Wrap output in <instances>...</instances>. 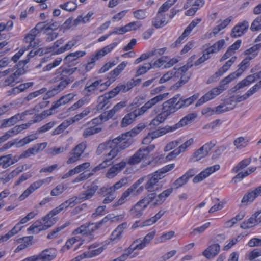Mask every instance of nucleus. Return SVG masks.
Here are the masks:
<instances>
[{"label": "nucleus", "mask_w": 261, "mask_h": 261, "mask_svg": "<svg viewBox=\"0 0 261 261\" xmlns=\"http://www.w3.org/2000/svg\"><path fill=\"white\" fill-rule=\"evenodd\" d=\"M110 218L109 216H107L101 221L96 223H91V226L88 227L89 236L91 239H93L92 233L98 230L103 224L107 223Z\"/></svg>", "instance_id": "obj_27"}, {"label": "nucleus", "mask_w": 261, "mask_h": 261, "mask_svg": "<svg viewBox=\"0 0 261 261\" xmlns=\"http://www.w3.org/2000/svg\"><path fill=\"white\" fill-rule=\"evenodd\" d=\"M110 98L105 93L102 95L99 96L98 98V105H97V110H102L107 109L109 106Z\"/></svg>", "instance_id": "obj_34"}, {"label": "nucleus", "mask_w": 261, "mask_h": 261, "mask_svg": "<svg viewBox=\"0 0 261 261\" xmlns=\"http://www.w3.org/2000/svg\"><path fill=\"white\" fill-rule=\"evenodd\" d=\"M19 114H18L12 116L9 119L4 120L3 123L1 125V128H5L14 125L19 120Z\"/></svg>", "instance_id": "obj_41"}, {"label": "nucleus", "mask_w": 261, "mask_h": 261, "mask_svg": "<svg viewBox=\"0 0 261 261\" xmlns=\"http://www.w3.org/2000/svg\"><path fill=\"white\" fill-rule=\"evenodd\" d=\"M195 59V56L193 55L191 56V58L189 59L188 63L186 65H184L180 68H179L178 69L174 68L173 69H172L173 76V80L174 81H176L178 79L180 80L186 79L187 78H189V79H190V76L187 75L186 72L189 69L193 66V64L192 63Z\"/></svg>", "instance_id": "obj_5"}, {"label": "nucleus", "mask_w": 261, "mask_h": 261, "mask_svg": "<svg viewBox=\"0 0 261 261\" xmlns=\"http://www.w3.org/2000/svg\"><path fill=\"white\" fill-rule=\"evenodd\" d=\"M215 144L212 142L206 143L197 150L195 151L192 158L190 159L192 162H197L205 158L208 154V152L215 146Z\"/></svg>", "instance_id": "obj_8"}, {"label": "nucleus", "mask_w": 261, "mask_h": 261, "mask_svg": "<svg viewBox=\"0 0 261 261\" xmlns=\"http://www.w3.org/2000/svg\"><path fill=\"white\" fill-rule=\"evenodd\" d=\"M223 91V89H221L219 86L213 88L197 101L196 106H199L205 102L215 98L217 96L222 93Z\"/></svg>", "instance_id": "obj_11"}, {"label": "nucleus", "mask_w": 261, "mask_h": 261, "mask_svg": "<svg viewBox=\"0 0 261 261\" xmlns=\"http://www.w3.org/2000/svg\"><path fill=\"white\" fill-rule=\"evenodd\" d=\"M164 178V176L159 174L157 171L147 176L148 180L145 184V188L148 192H152L158 190V187L159 180Z\"/></svg>", "instance_id": "obj_7"}, {"label": "nucleus", "mask_w": 261, "mask_h": 261, "mask_svg": "<svg viewBox=\"0 0 261 261\" xmlns=\"http://www.w3.org/2000/svg\"><path fill=\"white\" fill-rule=\"evenodd\" d=\"M152 25L156 28L163 27L167 23L165 16L164 14L157 13L156 16L152 20Z\"/></svg>", "instance_id": "obj_35"}, {"label": "nucleus", "mask_w": 261, "mask_h": 261, "mask_svg": "<svg viewBox=\"0 0 261 261\" xmlns=\"http://www.w3.org/2000/svg\"><path fill=\"white\" fill-rule=\"evenodd\" d=\"M134 187V186H130L124 191L118 200L114 204L113 206L117 207L123 204L129 200L131 197L137 196L143 190L142 186L140 187L138 190H135Z\"/></svg>", "instance_id": "obj_4"}, {"label": "nucleus", "mask_w": 261, "mask_h": 261, "mask_svg": "<svg viewBox=\"0 0 261 261\" xmlns=\"http://www.w3.org/2000/svg\"><path fill=\"white\" fill-rule=\"evenodd\" d=\"M220 168L219 165H215L214 166L207 168L204 171L201 172L197 175L195 176L193 179L194 183H198L202 181L205 178L208 177L210 174L213 172L218 171Z\"/></svg>", "instance_id": "obj_15"}, {"label": "nucleus", "mask_w": 261, "mask_h": 261, "mask_svg": "<svg viewBox=\"0 0 261 261\" xmlns=\"http://www.w3.org/2000/svg\"><path fill=\"white\" fill-rule=\"evenodd\" d=\"M37 35V34L35 32H32V29L30 33H28L24 37L23 40L26 43H29L30 46L34 47L37 45V44L33 42L35 40V37Z\"/></svg>", "instance_id": "obj_53"}, {"label": "nucleus", "mask_w": 261, "mask_h": 261, "mask_svg": "<svg viewBox=\"0 0 261 261\" xmlns=\"http://www.w3.org/2000/svg\"><path fill=\"white\" fill-rule=\"evenodd\" d=\"M86 147L85 142H82L75 146L69 153L67 164H71L79 161Z\"/></svg>", "instance_id": "obj_6"}, {"label": "nucleus", "mask_w": 261, "mask_h": 261, "mask_svg": "<svg viewBox=\"0 0 261 261\" xmlns=\"http://www.w3.org/2000/svg\"><path fill=\"white\" fill-rule=\"evenodd\" d=\"M91 222H89L81 225L80 227L74 230L72 234L74 235L81 234L84 236H89L88 227L91 226Z\"/></svg>", "instance_id": "obj_38"}, {"label": "nucleus", "mask_w": 261, "mask_h": 261, "mask_svg": "<svg viewBox=\"0 0 261 261\" xmlns=\"http://www.w3.org/2000/svg\"><path fill=\"white\" fill-rule=\"evenodd\" d=\"M225 43V42L224 39L218 41L212 46L208 48V53L213 54L218 52L223 47Z\"/></svg>", "instance_id": "obj_44"}, {"label": "nucleus", "mask_w": 261, "mask_h": 261, "mask_svg": "<svg viewBox=\"0 0 261 261\" xmlns=\"http://www.w3.org/2000/svg\"><path fill=\"white\" fill-rule=\"evenodd\" d=\"M75 95L73 93H69L62 96L59 100L53 103L50 109L54 110L57 109L60 106L68 103L73 99Z\"/></svg>", "instance_id": "obj_26"}, {"label": "nucleus", "mask_w": 261, "mask_h": 261, "mask_svg": "<svg viewBox=\"0 0 261 261\" xmlns=\"http://www.w3.org/2000/svg\"><path fill=\"white\" fill-rule=\"evenodd\" d=\"M248 141L246 140L243 137H240L236 139L233 142V144L236 148L241 149L246 147L247 145Z\"/></svg>", "instance_id": "obj_55"}, {"label": "nucleus", "mask_w": 261, "mask_h": 261, "mask_svg": "<svg viewBox=\"0 0 261 261\" xmlns=\"http://www.w3.org/2000/svg\"><path fill=\"white\" fill-rule=\"evenodd\" d=\"M251 163V159L250 158L242 160L235 166L233 169L232 172L234 173L238 172L240 170H242L246 168Z\"/></svg>", "instance_id": "obj_50"}, {"label": "nucleus", "mask_w": 261, "mask_h": 261, "mask_svg": "<svg viewBox=\"0 0 261 261\" xmlns=\"http://www.w3.org/2000/svg\"><path fill=\"white\" fill-rule=\"evenodd\" d=\"M168 95V93L159 94L155 97L150 99L149 100L146 102L141 108H139L141 111L140 112H141L143 114H144L148 110L151 109L157 103L163 101L165 98L167 97Z\"/></svg>", "instance_id": "obj_13"}, {"label": "nucleus", "mask_w": 261, "mask_h": 261, "mask_svg": "<svg viewBox=\"0 0 261 261\" xmlns=\"http://www.w3.org/2000/svg\"><path fill=\"white\" fill-rule=\"evenodd\" d=\"M188 180L187 177L184 175H182L179 178H177L173 183V186L174 189H178L184 185H185L187 182Z\"/></svg>", "instance_id": "obj_62"}, {"label": "nucleus", "mask_w": 261, "mask_h": 261, "mask_svg": "<svg viewBox=\"0 0 261 261\" xmlns=\"http://www.w3.org/2000/svg\"><path fill=\"white\" fill-rule=\"evenodd\" d=\"M11 154L0 156V166L5 169L11 165Z\"/></svg>", "instance_id": "obj_52"}, {"label": "nucleus", "mask_w": 261, "mask_h": 261, "mask_svg": "<svg viewBox=\"0 0 261 261\" xmlns=\"http://www.w3.org/2000/svg\"><path fill=\"white\" fill-rule=\"evenodd\" d=\"M145 158L144 154H143L142 151L139 149L128 159L127 163L130 165H135L139 163L142 160Z\"/></svg>", "instance_id": "obj_32"}, {"label": "nucleus", "mask_w": 261, "mask_h": 261, "mask_svg": "<svg viewBox=\"0 0 261 261\" xmlns=\"http://www.w3.org/2000/svg\"><path fill=\"white\" fill-rule=\"evenodd\" d=\"M237 59L236 56L232 57L229 60L227 61L225 64L221 67L218 70L219 72L221 73L222 75H223L225 72H226L229 68L232 66V65L234 63Z\"/></svg>", "instance_id": "obj_58"}, {"label": "nucleus", "mask_w": 261, "mask_h": 261, "mask_svg": "<svg viewBox=\"0 0 261 261\" xmlns=\"http://www.w3.org/2000/svg\"><path fill=\"white\" fill-rule=\"evenodd\" d=\"M138 240H136L133 242V243L131 245V249L141 250L145 248L147 244L150 243L147 240H145L144 238L141 241V242L136 244L137 243H138Z\"/></svg>", "instance_id": "obj_57"}, {"label": "nucleus", "mask_w": 261, "mask_h": 261, "mask_svg": "<svg viewBox=\"0 0 261 261\" xmlns=\"http://www.w3.org/2000/svg\"><path fill=\"white\" fill-rule=\"evenodd\" d=\"M85 54V51H77L69 54L65 58L64 60L67 62H72L77 58L84 56Z\"/></svg>", "instance_id": "obj_47"}, {"label": "nucleus", "mask_w": 261, "mask_h": 261, "mask_svg": "<svg viewBox=\"0 0 261 261\" xmlns=\"http://www.w3.org/2000/svg\"><path fill=\"white\" fill-rule=\"evenodd\" d=\"M70 224V221H67L60 226L54 229L51 232L48 234L47 238L48 239H53L58 236L60 231L68 226Z\"/></svg>", "instance_id": "obj_39"}, {"label": "nucleus", "mask_w": 261, "mask_h": 261, "mask_svg": "<svg viewBox=\"0 0 261 261\" xmlns=\"http://www.w3.org/2000/svg\"><path fill=\"white\" fill-rule=\"evenodd\" d=\"M121 91L126 92V86L125 85L119 84L109 92L106 93V94L110 99H111L118 95Z\"/></svg>", "instance_id": "obj_40"}, {"label": "nucleus", "mask_w": 261, "mask_h": 261, "mask_svg": "<svg viewBox=\"0 0 261 261\" xmlns=\"http://www.w3.org/2000/svg\"><path fill=\"white\" fill-rule=\"evenodd\" d=\"M261 193V186L256 188L254 190L245 194L242 200V203L251 202Z\"/></svg>", "instance_id": "obj_25"}, {"label": "nucleus", "mask_w": 261, "mask_h": 261, "mask_svg": "<svg viewBox=\"0 0 261 261\" xmlns=\"http://www.w3.org/2000/svg\"><path fill=\"white\" fill-rule=\"evenodd\" d=\"M261 29V16L256 17L252 22L250 30L252 31H257Z\"/></svg>", "instance_id": "obj_63"}, {"label": "nucleus", "mask_w": 261, "mask_h": 261, "mask_svg": "<svg viewBox=\"0 0 261 261\" xmlns=\"http://www.w3.org/2000/svg\"><path fill=\"white\" fill-rule=\"evenodd\" d=\"M33 236H27L14 240V243L19 244L15 249V253L19 252L21 250L31 246L33 244Z\"/></svg>", "instance_id": "obj_12"}, {"label": "nucleus", "mask_w": 261, "mask_h": 261, "mask_svg": "<svg viewBox=\"0 0 261 261\" xmlns=\"http://www.w3.org/2000/svg\"><path fill=\"white\" fill-rule=\"evenodd\" d=\"M196 115L194 113L190 114L184 117L182 119L180 120V121L176 123V124L173 125L175 130L177 129L178 128L186 125L189 122H190L192 120L194 119L196 117Z\"/></svg>", "instance_id": "obj_33"}, {"label": "nucleus", "mask_w": 261, "mask_h": 261, "mask_svg": "<svg viewBox=\"0 0 261 261\" xmlns=\"http://www.w3.org/2000/svg\"><path fill=\"white\" fill-rule=\"evenodd\" d=\"M54 82L61 81V82L52 89L49 93H53L57 94L61 91L63 90L68 85H69L73 80H70L69 78L63 79L62 76L57 77L55 80L53 79Z\"/></svg>", "instance_id": "obj_19"}, {"label": "nucleus", "mask_w": 261, "mask_h": 261, "mask_svg": "<svg viewBox=\"0 0 261 261\" xmlns=\"http://www.w3.org/2000/svg\"><path fill=\"white\" fill-rule=\"evenodd\" d=\"M101 130V128L96 126H90L86 128L83 133V136L84 138H87L94 134L98 133Z\"/></svg>", "instance_id": "obj_42"}, {"label": "nucleus", "mask_w": 261, "mask_h": 261, "mask_svg": "<svg viewBox=\"0 0 261 261\" xmlns=\"http://www.w3.org/2000/svg\"><path fill=\"white\" fill-rule=\"evenodd\" d=\"M151 69V63H145L142 66H140L136 71L135 76H139L145 74L148 70Z\"/></svg>", "instance_id": "obj_48"}, {"label": "nucleus", "mask_w": 261, "mask_h": 261, "mask_svg": "<svg viewBox=\"0 0 261 261\" xmlns=\"http://www.w3.org/2000/svg\"><path fill=\"white\" fill-rule=\"evenodd\" d=\"M173 189L169 188L159 195L155 193V202H154V206L161 204L172 192Z\"/></svg>", "instance_id": "obj_29"}, {"label": "nucleus", "mask_w": 261, "mask_h": 261, "mask_svg": "<svg viewBox=\"0 0 261 261\" xmlns=\"http://www.w3.org/2000/svg\"><path fill=\"white\" fill-rule=\"evenodd\" d=\"M126 163L122 161L112 167L107 172L106 177L108 178H112L117 175L126 166Z\"/></svg>", "instance_id": "obj_20"}, {"label": "nucleus", "mask_w": 261, "mask_h": 261, "mask_svg": "<svg viewBox=\"0 0 261 261\" xmlns=\"http://www.w3.org/2000/svg\"><path fill=\"white\" fill-rule=\"evenodd\" d=\"M220 250V246L218 244H212L208 246L202 253L203 256L210 259L216 256Z\"/></svg>", "instance_id": "obj_21"}, {"label": "nucleus", "mask_w": 261, "mask_h": 261, "mask_svg": "<svg viewBox=\"0 0 261 261\" xmlns=\"http://www.w3.org/2000/svg\"><path fill=\"white\" fill-rule=\"evenodd\" d=\"M169 117L167 116L164 112L159 114L150 122V125L158 126L160 124L164 122Z\"/></svg>", "instance_id": "obj_43"}, {"label": "nucleus", "mask_w": 261, "mask_h": 261, "mask_svg": "<svg viewBox=\"0 0 261 261\" xmlns=\"http://www.w3.org/2000/svg\"><path fill=\"white\" fill-rule=\"evenodd\" d=\"M19 225H20L17 223L10 231L4 235L3 239L8 240L15 234H17L18 232L20 231L22 227H20Z\"/></svg>", "instance_id": "obj_60"}, {"label": "nucleus", "mask_w": 261, "mask_h": 261, "mask_svg": "<svg viewBox=\"0 0 261 261\" xmlns=\"http://www.w3.org/2000/svg\"><path fill=\"white\" fill-rule=\"evenodd\" d=\"M24 166V165H23L21 169L20 167H18L9 173H6L4 177H0V181H3V183L4 184L7 183L11 179L17 176L20 172H21L23 170Z\"/></svg>", "instance_id": "obj_30"}, {"label": "nucleus", "mask_w": 261, "mask_h": 261, "mask_svg": "<svg viewBox=\"0 0 261 261\" xmlns=\"http://www.w3.org/2000/svg\"><path fill=\"white\" fill-rule=\"evenodd\" d=\"M180 109L179 105L174 100H168L162 104V111L169 117Z\"/></svg>", "instance_id": "obj_14"}, {"label": "nucleus", "mask_w": 261, "mask_h": 261, "mask_svg": "<svg viewBox=\"0 0 261 261\" xmlns=\"http://www.w3.org/2000/svg\"><path fill=\"white\" fill-rule=\"evenodd\" d=\"M117 45V43L114 42L106 46H105L102 49L97 51L95 55L99 59L105 55L110 53L115 46Z\"/></svg>", "instance_id": "obj_37"}, {"label": "nucleus", "mask_w": 261, "mask_h": 261, "mask_svg": "<svg viewBox=\"0 0 261 261\" xmlns=\"http://www.w3.org/2000/svg\"><path fill=\"white\" fill-rule=\"evenodd\" d=\"M139 108L136 109L132 112L127 114L122 119L121 125L122 127H126L128 125L133 123L135 119L138 116L143 115L142 113L140 112Z\"/></svg>", "instance_id": "obj_16"}, {"label": "nucleus", "mask_w": 261, "mask_h": 261, "mask_svg": "<svg viewBox=\"0 0 261 261\" xmlns=\"http://www.w3.org/2000/svg\"><path fill=\"white\" fill-rule=\"evenodd\" d=\"M198 96L194 95L189 98L184 99L182 98L179 106L180 109L186 107L193 103V102L197 98Z\"/></svg>", "instance_id": "obj_59"}, {"label": "nucleus", "mask_w": 261, "mask_h": 261, "mask_svg": "<svg viewBox=\"0 0 261 261\" xmlns=\"http://www.w3.org/2000/svg\"><path fill=\"white\" fill-rule=\"evenodd\" d=\"M50 219L48 218L45 220L43 218L42 219L44 221L43 224L40 221H37L35 222L28 229V231H32L33 233H38L41 230L48 229L53 225L52 222L49 220Z\"/></svg>", "instance_id": "obj_10"}, {"label": "nucleus", "mask_w": 261, "mask_h": 261, "mask_svg": "<svg viewBox=\"0 0 261 261\" xmlns=\"http://www.w3.org/2000/svg\"><path fill=\"white\" fill-rule=\"evenodd\" d=\"M99 59L95 56V55H92L89 58L87 64H85V70L86 72L90 71L94 66L96 61L98 60Z\"/></svg>", "instance_id": "obj_51"}, {"label": "nucleus", "mask_w": 261, "mask_h": 261, "mask_svg": "<svg viewBox=\"0 0 261 261\" xmlns=\"http://www.w3.org/2000/svg\"><path fill=\"white\" fill-rule=\"evenodd\" d=\"M253 57L245 58L239 65V68L235 72L237 76H239L250 65V61Z\"/></svg>", "instance_id": "obj_36"}, {"label": "nucleus", "mask_w": 261, "mask_h": 261, "mask_svg": "<svg viewBox=\"0 0 261 261\" xmlns=\"http://www.w3.org/2000/svg\"><path fill=\"white\" fill-rule=\"evenodd\" d=\"M261 214V210L256 212L246 221H244L241 225V228L246 229L250 228L257 224L256 218Z\"/></svg>", "instance_id": "obj_22"}, {"label": "nucleus", "mask_w": 261, "mask_h": 261, "mask_svg": "<svg viewBox=\"0 0 261 261\" xmlns=\"http://www.w3.org/2000/svg\"><path fill=\"white\" fill-rule=\"evenodd\" d=\"M238 77V76H237V75L235 74L234 72L230 74L229 75L225 77L220 82V84L219 86V87L221 89H223V91L225 90L226 89V88H225V85L229 83L230 82H231L232 80H233L234 79Z\"/></svg>", "instance_id": "obj_54"}, {"label": "nucleus", "mask_w": 261, "mask_h": 261, "mask_svg": "<svg viewBox=\"0 0 261 261\" xmlns=\"http://www.w3.org/2000/svg\"><path fill=\"white\" fill-rule=\"evenodd\" d=\"M76 69V68H63L60 67L56 70L55 74H59L60 76H62L64 78V76L72 74Z\"/></svg>", "instance_id": "obj_46"}, {"label": "nucleus", "mask_w": 261, "mask_h": 261, "mask_svg": "<svg viewBox=\"0 0 261 261\" xmlns=\"http://www.w3.org/2000/svg\"><path fill=\"white\" fill-rule=\"evenodd\" d=\"M147 206L146 204L141 199L130 209V213L134 216L139 218L142 215L143 211Z\"/></svg>", "instance_id": "obj_24"}, {"label": "nucleus", "mask_w": 261, "mask_h": 261, "mask_svg": "<svg viewBox=\"0 0 261 261\" xmlns=\"http://www.w3.org/2000/svg\"><path fill=\"white\" fill-rule=\"evenodd\" d=\"M101 80L89 81L85 86L83 93L86 97L97 95L105 90V88H101Z\"/></svg>", "instance_id": "obj_3"}, {"label": "nucleus", "mask_w": 261, "mask_h": 261, "mask_svg": "<svg viewBox=\"0 0 261 261\" xmlns=\"http://www.w3.org/2000/svg\"><path fill=\"white\" fill-rule=\"evenodd\" d=\"M175 131L173 126L166 125L165 127L160 128L153 132L149 133L151 135L153 139L158 138L160 136H163L167 133Z\"/></svg>", "instance_id": "obj_28"}, {"label": "nucleus", "mask_w": 261, "mask_h": 261, "mask_svg": "<svg viewBox=\"0 0 261 261\" xmlns=\"http://www.w3.org/2000/svg\"><path fill=\"white\" fill-rule=\"evenodd\" d=\"M77 43L76 40H72L69 41L65 45L58 48L56 51L54 52V54H60L65 52L66 50H68L71 49Z\"/></svg>", "instance_id": "obj_45"}, {"label": "nucleus", "mask_w": 261, "mask_h": 261, "mask_svg": "<svg viewBox=\"0 0 261 261\" xmlns=\"http://www.w3.org/2000/svg\"><path fill=\"white\" fill-rule=\"evenodd\" d=\"M67 189V187L63 184L58 185L51 191L50 194L51 196H58L62 194Z\"/></svg>", "instance_id": "obj_56"}, {"label": "nucleus", "mask_w": 261, "mask_h": 261, "mask_svg": "<svg viewBox=\"0 0 261 261\" xmlns=\"http://www.w3.org/2000/svg\"><path fill=\"white\" fill-rule=\"evenodd\" d=\"M29 62V59L21 60L15 66L16 71L8 76L4 81L5 86H14V83L22 75L26 72L25 65Z\"/></svg>", "instance_id": "obj_2"}, {"label": "nucleus", "mask_w": 261, "mask_h": 261, "mask_svg": "<svg viewBox=\"0 0 261 261\" xmlns=\"http://www.w3.org/2000/svg\"><path fill=\"white\" fill-rule=\"evenodd\" d=\"M113 141L110 140L107 142L102 143L99 145L96 151L97 155H99L101 154L103 151L109 149L110 144L113 143Z\"/></svg>", "instance_id": "obj_61"}, {"label": "nucleus", "mask_w": 261, "mask_h": 261, "mask_svg": "<svg viewBox=\"0 0 261 261\" xmlns=\"http://www.w3.org/2000/svg\"><path fill=\"white\" fill-rule=\"evenodd\" d=\"M126 106V102L124 101H121L116 105L110 111L105 112L100 115V118L102 121H106L112 118L115 113L119 111L122 108Z\"/></svg>", "instance_id": "obj_18"}, {"label": "nucleus", "mask_w": 261, "mask_h": 261, "mask_svg": "<svg viewBox=\"0 0 261 261\" xmlns=\"http://www.w3.org/2000/svg\"><path fill=\"white\" fill-rule=\"evenodd\" d=\"M115 191L113 189V187H103L101 188L98 192V194L100 196H102L103 197L107 196H114L115 195Z\"/></svg>", "instance_id": "obj_49"}, {"label": "nucleus", "mask_w": 261, "mask_h": 261, "mask_svg": "<svg viewBox=\"0 0 261 261\" xmlns=\"http://www.w3.org/2000/svg\"><path fill=\"white\" fill-rule=\"evenodd\" d=\"M128 64L127 62H122L113 70L110 72L111 79L115 81L116 77L124 70Z\"/></svg>", "instance_id": "obj_31"}, {"label": "nucleus", "mask_w": 261, "mask_h": 261, "mask_svg": "<svg viewBox=\"0 0 261 261\" xmlns=\"http://www.w3.org/2000/svg\"><path fill=\"white\" fill-rule=\"evenodd\" d=\"M261 256V249L256 248L253 249L248 255V258L250 261H259L255 258Z\"/></svg>", "instance_id": "obj_64"}, {"label": "nucleus", "mask_w": 261, "mask_h": 261, "mask_svg": "<svg viewBox=\"0 0 261 261\" xmlns=\"http://www.w3.org/2000/svg\"><path fill=\"white\" fill-rule=\"evenodd\" d=\"M249 27V23L247 21H243L238 23L233 28L231 33V37L232 38H237L242 36Z\"/></svg>", "instance_id": "obj_17"}, {"label": "nucleus", "mask_w": 261, "mask_h": 261, "mask_svg": "<svg viewBox=\"0 0 261 261\" xmlns=\"http://www.w3.org/2000/svg\"><path fill=\"white\" fill-rule=\"evenodd\" d=\"M75 199L73 198L68 199L61 203L59 206L51 210L46 216L44 217L45 220L48 218H51L62 211L66 210L68 207H73L76 204Z\"/></svg>", "instance_id": "obj_9"}, {"label": "nucleus", "mask_w": 261, "mask_h": 261, "mask_svg": "<svg viewBox=\"0 0 261 261\" xmlns=\"http://www.w3.org/2000/svg\"><path fill=\"white\" fill-rule=\"evenodd\" d=\"M98 189L99 187L93 182L89 189L80 195L79 198L83 201L89 199L95 194Z\"/></svg>", "instance_id": "obj_23"}, {"label": "nucleus", "mask_w": 261, "mask_h": 261, "mask_svg": "<svg viewBox=\"0 0 261 261\" xmlns=\"http://www.w3.org/2000/svg\"><path fill=\"white\" fill-rule=\"evenodd\" d=\"M144 127V125H140L113 139L112 141H113L114 143L110 144L109 148V149H111V150L105 155V157L108 158L111 161L113 160L122 150L130 146L133 142L131 138L139 133Z\"/></svg>", "instance_id": "obj_1"}]
</instances>
